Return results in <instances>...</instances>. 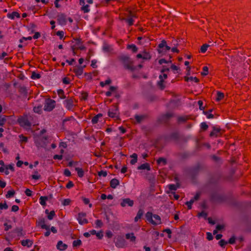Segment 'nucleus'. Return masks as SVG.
<instances>
[{
	"mask_svg": "<svg viewBox=\"0 0 251 251\" xmlns=\"http://www.w3.org/2000/svg\"><path fill=\"white\" fill-rule=\"evenodd\" d=\"M159 63L160 65L165 64L162 66V69L161 70V74L159 75V81L158 82V85L159 88L161 89H163L165 88L164 80L167 77L169 69L171 68L173 71H176L178 70V68L172 63V60L170 58L168 60L161 59L159 60Z\"/></svg>",
	"mask_w": 251,
	"mask_h": 251,
	"instance_id": "nucleus-1",
	"label": "nucleus"
},
{
	"mask_svg": "<svg viewBox=\"0 0 251 251\" xmlns=\"http://www.w3.org/2000/svg\"><path fill=\"white\" fill-rule=\"evenodd\" d=\"M146 218L149 222L154 225H159L161 223L159 216L155 214L153 215L152 213L150 212L146 213Z\"/></svg>",
	"mask_w": 251,
	"mask_h": 251,
	"instance_id": "nucleus-2",
	"label": "nucleus"
},
{
	"mask_svg": "<svg viewBox=\"0 0 251 251\" xmlns=\"http://www.w3.org/2000/svg\"><path fill=\"white\" fill-rule=\"evenodd\" d=\"M123 63L126 69L130 71H133L135 69V67L132 66V61L128 57L124 56L122 58Z\"/></svg>",
	"mask_w": 251,
	"mask_h": 251,
	"instance_id": "nucleus-3",
	"label": "nucleus"
},
{
	"mask_svg": "<svg viewBox=\"0 0 251 251\" xmlns=\"http://www.w3.org/2000/svg\"><path fill=\"white\" fill-rule=\"evenodd\" d=\"M55 100L51 99H48L45 102L44 110L47 111H50L55 107Z\"/></svg>",
	"mask_w": 251,
	"mask_h": 251,
	"instance_id": "nucleus-4",
	"label": "nucleus"
},
{
	"mask_svg": "<svg viewBox=\"0 0 251 251\" xmlns=\"http://www.w3.org/2000/svg\"><path fill=\"white\" fill-rule=\"evenodd\" d=\"M158 48L159 49L158 50V51L159 53L166 52L171 49V48L167 46L166 42L165 40L162 41V42L158 45Z\"/></svg>",
	"mask_w": 251,
	"mask_h": 251,
	"instance_id": "nucleus-5",
	"label": "nucleus"
},
{
	"mask_svg": "<svg viewBox=\"0 0 251 251\" xmlns=\"http://www.w3.org/2000/svg\"><path fill=\"white\" fill-rule=\"evenodd\" d=\"M86 214L83 212L78 213L77 220L80 225H84L88 223V220L86 218Z\"/></svg>",
	"mask_w": 251,
	"mask_h": 251,
	"instance_id": "nucleus-6",
	"label": "nucleus"
},
{
	"mask_svg": "<svg viewBox=\"0 0 251 251\" xmlns=\"http://www.w3.org/2000/svg\"><path fill=\"white\" fill-rule=\"evenodd\" d=\"M108 115L111 118H117L118 117L119 111L116 105H114L109 110Z\"/></svg>",
	"mask_w": 251,
	"mask_h": 251,
	"instance_id": "nucleus-7",
	"label": "nucleus"
},
{
	"mask_svg": "<svg viewBox=\"0 0 251 251\" xmlns=\"http://www.w3.org/2000/svg\"><path fill=\"white\" fill-rule=\"evenodd\" d=\"M79 4L81 5V10L84 13H88L90 11L89 5L85 4V0H79Z\"/></svg>",
	"mask_w": 251,
	"mask_h": 251,
	"instance_id": "nucleus-8",
	"label": "nucleus"
},
{
	"mask_svg": "<svg viewBox=\"0 0 251 251\" xmlns=\"http://www.w3.org/2000/svg\"><path fill=\"white\" fill-rule=\"evenodd\" d=\"M133 201L128 198L123 199L121 203V205L122 207H125L126 205L132 206L133 205Z\"/></svg>",
	"mask_w": 251,
	"mask_h": 251,
	"instance_id": "nucleus-9",
	"label": "nucleus"
},
{
	"mask_svg": "<svg viewBox=\"0 0 251 251\" xmlns=\"http://www.w3.org/2000/svg\"><path fill=\"white\" fill-rule=\"evenodd\" d=\"M64 104L65 107L68 110L72 109L74 106L73 100L71 99L65 100L64 101Z\"/></svg>",
	"mask_w": 251,
	"mask_h": 251,
	"instance_id": "nucleus-10",
	"label": "nucleus"
},
{
	"mask_svg": "<svg viewBox=\"0 0 251 251\" xmlns=\"http://www.w3.org/2000/svg\"><path fill=\"white\" fill-rule=\"evenodd\" d=\"M18 122L21 126L25 127L30 126L29 122L25 118H22L19 119Z\"/></svg>",
	"mask_w": 251,
	"mask_h": 251,
	"instance_id": "nucleus-11",
	"label": "nucleus"
},
{
	"mask_svg": "<svg viewBox=\"0 0 251 251\" xmlns=\"http://www.w3.org/2000/svg\"><path fill=\"white\" fill-rule=\"evenodd\" d=\"M137 57L138 58H143L144 59H150L151 57L150 53L147 52H143L142 53H139L137 55Z\"/></svg>",
	"mask_w": 251,
	"mask_h": 251,
	"instance_id": "nucleus-12",
	"label": "nucleus"
},
{
	"mask_svg": "<svg viewBox=\"0 0 251 251\" xmlns=\"http://www.w3.org/2000/svg\"><path fill=\"white\" fill-rule=\"evenodd\" d=\"M7 17L10 19L14 20L15 18H19L20 17V15L18 12L14 11L12 13H8Z\"/></svg>",
	"mask_w": 251,
	"mask_h": 251,
	"instance_id": "nucleus-13",
	"label": "nucleus"
},
{
	"mask_svg": "<svg viewBox=\"0 0 251 251\" xmlns=\"http://www.w3.org/2000/svg\"><path fill=\"white\" fill-rule=\"evenodd\" d=\"M67 247L68 246L66 244L63 243L61 241H58L56 245L57 249L60 251L65 250Z\"/></svg>",
	"mask_w": 251,
	"mask_h": 251,
	"instance_id": "nucleus-14",
	"label": "nucleus"
},
{
	"mask_svg": "<svg viewBox=\"0 0 251 251\" xmlns=\"http://www.w3.org/2000/svg\"><path fill=\"white\" fill-rule=\"evenodd\" d=\"M86 67V65H84L81 67H77V68L74 69V72L77 75H81L83 73V69Z\"/></svg>",
	"mask_w": 251,
	"mask_h": 251,
	"instance_id": "nucleus-15",
	"label": "nucleus"
},
{
	"mask_svg": "<svg viewBox=\"0 0 251 251\" xmlns=\"http://www.w3.org/2000/svg\"><path fill=\"white\" fill-rule=\"evenodd\" d=\"M21 244L23 246H26L29 248L32 246L33 242L30 240L26 239L22 241Z\"/></svg>",
	"mask_w": 251,
	"mask_h": 251,
	"instance_id": "nucleus-16",
	"label": "nucleus"
},
{
	"mask_svg": "<svg viewBox=\"0 0 251 251\" xmlns=\"http://www.w3.org/2000/svg\"><path fill=\"white\" fill-rule=\"evenodd\" d=\"M119 184V181L116 178H113L110 181V186L113 188H115Z\"/></svg>",
	"mask_w": 251,
	"mask_h": 251,
	"instance_id": "nucleus-17",
	"label": "nucleus"
},
{
	"mask_svg": "<svg viewBox=\"0 0 251 251\" xmlns=\"http://www.w3.org/2000/svg\"><path fill=\"white\" fill-rule=\"evenodd\" d=\"M5 174L6 175H8L9 174V172L8 170H10L12 172H13L14 171V169L13 164H9L8 165H6L5 166Z\"/></svg>",
	"mask_w": 251,
	"mask_h": 251,
	"instance_id": "nucleus-18",
	"label": "nucleus"
},
{
	"mask_svg": "<svg viewBox=\"0 0 251 251\" xmlns=\"http://www.w3.org/2000/svg\"><path fill=\"white\" fill-rule=\"evenodd\" d=\"M75 170L76 171L77 176L79 177H82L84 176V171L82 168L76 167L75 168Z\"/></svg>",
	"mask_w": 251,
	"mask_h": 251,
	"instance_id": "nucleus-19",
	"label": "nucleus"
},
{
	"mask_svg": "<svg viewBox=\"0 0 251 251\" xmlns=\"http://www.w3.org/2000/svg\"><path fill=\"white\" fill-rule=\"evenodd\" d=\"M48 200L47 197L46 196H41L39 198V202L41 205L43 206H45L46 205V201Z\"/></svg>",
	"mask_w": 251,
	"mask_h": 251,
	"instance_id": "nucleus-20",
	"label": "nucleus"
},
{
	"mask_svg": "<svg viewBox=\"0 0 251 251\" xmlns=\"http://www.w3.org/2000/svg\"><path fill=\"white\" fill-rule=\"evenodd\" d=\"M45 212L48 214V218L50 220H52L55 215L54 211H51L49 212L48 210H46Z\"/></svg>",
	"mask_w": 251,
	"mask_h": 251,
	"instance_id": "nucleus-21",
	"label": "nucleus"
},
{
	"mask_svg": "<svg viewBox=\"0 0 251 251\" xmlns=\"http://www.w3.org/2000/svg\"><path fill=\"white\" fill-rule=\"evenodd\" d=\"M130 157L132 158V159L130 161V164L132 165L135 164L137 161V154L136 153H133Z\"/></svg>",
	"mask_w": 251,
	"mask_h": 251,
	"instance_id": "nucleus-22",
	"label": "nucleus"
},
{
	"mask_svg": "<svg viewBox=\"0 0 251 251\" xmlns=\"http://www.w3.org/2000/svg\"><path fill=\"white\" fill-rule=\"evenodd\" d=\"M138 169L139 170H150V165L148 163H144V164H143L142 165H141L140 166H139L138 167Z\"/></svg>",
	"mask_w": 251,
	"mask_h": 251,
	"instance_id": "nucleus-23",
	"label": "nucleus"
},
{
	"mask_svg": "<svg viewBox=\"0 0 251 251\" xmlns=\"http://www.w3.org/2000/svg\"><path fill=\"white\" fill-rule=\"evenodd\" d=\"M143 215V211L142 209H140L137 214L136 216L134 218L135 222H137L140 219H141V217Z\"/></svg>",
	"mask_w": 251,
	"mask_h": 251,
	"instance_id": "nucleus-24",
	"label": "nucleus"
},
{
	"mask_svg": "<svg viewBox=\"0 0 251 251\" xmlns=\"http://www.w3.org/2000/svg\"><path fill=\"white\" fill-rule=\"evenodd\" d=\"M126 238L127 239H130L131 241H134L135 240L136 237L134 235L133 233H127L126 235Z\"/></svg>",
	"mask_w": 251,
	"mask_h": 251,
	"instance_id": "nucleus-25",
	"label": "nucleus"
},
{
	"mask_svg": "<svg viewBox=\"0 0 251 251\" xmlns=\"http://www.w3.org/2000/svg\"><path fill=\"white\" fill-rule=\"evenodd\" d=\"M101 116H102V115L100 114H99L97 115L96 116H94L92 119V123L93 124L97 123L99 121V118L101 117Z\"/></svg>",
	"mask_w": 251,
	"mask_h": 251,
	"instance_id": "nucleus-26",
	"label": "nucleus"
},
{
	"mask_svg": "<svg viewBox=\"0 0 251 251\" xmlns=\"http://www.w3.org/2000/svg\"><path fill=\"white\" fill-rule=\"evenodd\" d=\"M127 48L128 49L131 50L133 52H136L137 51V48L135 45L131 44V45H128L127 47Z\"/></svg>",
	"mask_w": 251,
	"mask_h": 251,
	"instance_id": "nucleus-27",
	"label": "nucleus"
},
{
	"mask_svg": "<svg viewBox=\"0 0 251 251\" xmlns=\"http://www.w3.org/2000/svg\"><path fill=\"white\" fill-rule=\"evenodd\" d=\"M224 97V93L218 92L217 93V97H216V100L217 101H220L222 100Z\"/></svg>",
	"mask_w": 251,
	"mask_h": 251,
	"instance_id": "nucleus-28",
	"label": "nucleus"
},
{
	"mask_svg": "<svg viewBox=\"0 0 251 251\" xmlns=\"http://www.w3.org/2000/svg\"><path fill=\"white\" fill-rule=\"evenodd\" d=\"M42 110V107L41 105H38L37 106H35L33 108V111L34 112L40 114Z\"/></svg>",
	"mask_w": 251,
	"mask_h": 251,
	"instance_id": "nucleus-29",
	"label": "nucleus"
},
{
	"mask_svg": "<svg viewBox=\"0 0 251 251\" xmlns=\"http://www.w3.org/2000/svg\"><path fill=\"white\" fill-rule=\"evenodd\" d=\"M208 74V68L207 66H204L202 68V71L201 72V75L203 76H205Z\"/></svg>",
	"mask_w": 251,
	"mask_h": 251,
	"instance_id": "nucleus-30",
	"label": "nucleus"
},
{
	"mask_svg": "<svg viewBox=\"0 0 251 251\" xmlns=\"http://www.w3.org/2000/svg\"><path fill=\"white\" fill-rule=\"evenodd\" d=\"M220 132V129L219 128L213 129V130L210 133V136H218V134Z\"/></svg>",
	"mask_w": 251,
	"mask_h": 251,
	"instance_id": "nucleus-31",
	"label": "nucleus"
},
{
	"mask_svg": "<svg viewBox=\"0 0 251 251\" xmlns=\"http://www.w3.org/2000/svg\"><path fill=\"white\" fill-rule=\"evenodd\" d=\"M71 200L69 199H64L62 201V204L64 206H67L70 204Z\"/></svg>",
	"mask_w": 251,
	"mask_h": 251,
	"instance_id": "nucleus-32",
	"label": "nucleus"
},
{
	"mask_svg": "<svg viewBox=\"0 0 251 251\" xmlns=\"http://www.w3.org/2000/svg\"><path fill=\"white\" fill-rule=\"evenodd\" d=\"M58 21L60 24H64L66 22L65 17L62 15L58 17Z\"/></svg>",
	"mask_w": 251,
	"mask_h": 251,
	"instance_id": "nucleus-33",
	"label": "nucleus"
},
{
	"mask_svg": "<svg viewBox=\"0 0 251 251\" xmlns=\"http://www.w3.org/2000/svg\"><path fill=\"white\" fill-rule=\"evenodd\" d=\"M208 47L209 45L207 44L203 45L201 48V52L202 53H204L206 52Z\"/></svg>",
	"mask_w": 251,
	"mask_h": 251,
	"instance_id": "nucleus-34",
	"label": "nucleus"
},
{
	"mask_svg": "<svg viewBox=\"0 0 251 251\" xmlns=\"http://www.w3.org/2000/svg\"><path fill=\"white\" fill-rule=\"evenodd\" d=\"M103 224L101 220H97L95 222V225L96 228H100L102 226Z\"/></svg>",
	"mask_w": 251,
	"mask_h": 251,
	"instance_id": "nucleus-35",
	"label": "nucleus"
},
{
	"mask_svg": "<svg viewBox=\"0 0 251 251\" xmlns=\"http://www.w3.org/2000/svg\"><path fill=\"white\" fill-rule=\"evenodd\" d=\"M15 194V191L14 190H10L7 192V194L6 195V198H10L12 197Z\"/></svg>",
	"mask_w": 251,
	"mask_h": 251,
	"instance_id": "nucleus-36",
	"label": "nucleus"
},
{
	"mask_svg": "<svg viewBox=\"0 0 251 251\" xmlns=\"http://www.w3.org/2000/svg\"><path fill=\"white\" fill-rule=\"evenodd\" d=\"M67 147V145L65 143L62 142L59 145V148H61L60 152L61 153H63L64 152L63 149H65Z\"/></svg>",
	"mask_w": 251,
	"mask_h": 251,
	"instance_id": "nucleus-37",
	"label": "nucleus"
},
{
	"mask_svg": "<svg viewBox=\"0 0 251 251\" xmlns=\"http://www.w3.org/2000/svg\"><path fill=\"white\" fill-rule=\"evenodd\" d=\"M116 246L119 248H123L124 246V241L121 240L116 243Z\"/></svg>",
	"mask_w": 251,
	"mask_h": 251,
	"instance_id": "nucleus-38",
	"label": "nucleus"
},
{
	"mask_svg": "<svg viewBox=\"0 0 251 251\" xmlns=\"http://www.w3.org/2000/svg\"><path fill=\"white\" fill-rule=\"evenodd\" d=\"M81 241L80 240H76L74 241L73 245L74 247H77L81 245Z\"/></svg>",
	"mask_w": 251,
	"mask_h": 251,
	"instance_id": "nucleus-39",
	"label": "nucleus"
},
{
	"mask_svg": "<svg viewBox=\"0 0 251 251\" xmlns=\"http://www.w3.org/2000/svg\"><path fill=\"white\" fill-rule=\"evenodd\" d=\"M110 82H111V80L109 79H108L105 80L104 81L100 82V84L102 87H104L106 85H108V84H110Z\"/></svg>",
	"mask_w": 251,
	"mask_h": 251,
	"instance_id": "nucleus-40",
	"label": "nucleus"
},
{
	"mask_svg": "<svg viewBox=\"0 0 251 251\" xmlns=\"http://www.w3.org/2000/svg\"><path fill=\"white\" fill-rule=\"evenodd\" d=\"M224 228V226L221 225H217L216 226V229L213 231V234H216L218 230H220Z\"/></svg>",
	"mask_w": 251,
	"mask_h": 251,
	"instance_id": "nucleus-41",
	"label": "nucleus"
},
{
	"mask_svg": "<svg viewBox=\"0 0 251 251\" xmlns=\"http://www.w3.org/2000/svg\"><path fill=\"white\" fill-rule=\"evenodd\" d=\"M8 208V205L5 202L0 203V209H7Z\"/></svg>",
	"mask_w": 251,
	"mask_h": 251,
	"instance_id": "nucleus-42",
	"label": "nucleus"
},
{
	"mask_svg": "<svg viewBox=\"0 0 251 251\" xmlns=\"http://www.w3.org/2000/svg\"><path fill=\"white\" fill-rule=\"evenodd\" d=\"M168 187L169 189V190L172 191V190H176L177 188V186L175 184H170L168 185Z\"/></svg>",
	"mask_w": 251,
	"mask_h": 251,
	"instance_id": "nucleus-43",
	"label": "nucleus"
},
{
	"mask_svg": "<svg viewBox=\"0 0 251 251\" xmlns=\"http://www.w3.org/2000/svg\"><path fill=\"white\" fill-rule=\"evenodd\" d=\"M96 235L99 239H102L103 236V232L101 230L97 232Z\"/></svg>",
	"mask_w": 251,
	"mask_h": 251,
	"instance_id": "nucleus-44",
	"label": "nucleus"
},
{
	"mask_svg": "<svg viewBox=\"0 0 251 251\" xmlns=\"http://www.w3.org/2000/svg\"><path fill=\"white\" fill-rule=\"evenodd\" d=\"M31 177L33 179L37 180L40 178V175H39L38 173L36 172L35 174L32 175Z\"/></svg>",
	"mask_w": 251,
	"mask_h": 251,
	"instance_id": "nucleus-45",
	"label": "nucleus"
},
{
	"mask_svg": "<svg viewBox=\"0 0 251 251\" xmlns=\"http://www.w3.org/2000/svg\"><path fill=\"white\" fill-rule=\"evenodd\" d=\"M193 202H194L193 200H191L190 201H187L186 202V204L187 205L188 209H191L192 205L193 203Z\"/></svg>",
	"mask_w": 251,
	"mask_h": 251,
	"instance_id": "nucleus-46",
	"label": "nucleus"
},
{
	"mask_svg": "<svg viewBox=\"0 0 251 251\" xmlns=\"http://www.w3.org/2000/svg\"><path fill=\"white\" fill-rule=\"evenodd\" d=\"M126 21L129 25H132L133 24V20L132 17H130L126 19Z\"/></svg>",
	"mask_w": 251,
	"mask_h": 251,
	"instance_id": "nucleus-47",
	"label": "nucleus"
},
{
	"mask_svg": "<svg viewBox=\"0 0 251 251\" xmlns=\"http://www.w3.org/2000/svg\"><path fill=\"white\" fill-rule=\"evenodd\" d=\"M107 174L105 171H101L98 172V175L100 176H102L103 177H105L107 176Z\"/></svg>",
	"mask_w": 251,
	"mask_h": 251,
	"instance_id": "nucleus-48",
	"label": "nucleus"
},
{
	"mask_svg": "<svg viewBox=\"0 0 251 251\" xmlns=\"http://www.w3.org/2000/svg\"><path fill=\"white\" fill-rule=\"evenodd\" d=\"M187 80L188 81H189V80L193 81L196 83L198 82L199 81V79L198 78H197L196 77H192V76L188 78Z\"/></svg>",
	"mask_w": 251,
	"mask_h": 251,
	"instance_id": "nucleus-49",
	"label": "nucleus"
},
{
	"mask_svg": "<svg viewBox=\"0 0 251 251\" xmlns=\"http://www.w3.org/2000/svg\"><path fill=\"white\" fill-rule=\"evenodd\" d=\"M25 192V195L28 197H30L32 195V192L29 189H26Z\"/></svg>",
	"mask_w": 251,
	"mask_h": 251,
	"instance_id": "nucleus-50",
	"label": "nucleus"
},
{
	"mask_svg": "<svg viewBox=\"0 0 251 251\" xmlns=\"http://www.w3.org/2000/svg\"><path fill=\"white\" fill-rule=\"evenodd\" d=\"M201 127L203 130H206L208 128V126L206 123L203 122L201 124Z\"/></svg>",
	"mask_w": 251,
	"mask_h": 251,
	"instance_id": "nucleus-51",
	"label": "nucleus"
},
{
	"mask_svg": "<svg viewBox=\"0 0 251 251\" xmlns=\"http://www.w3.org/2000/svg\"><path fill=\"white\" fill-rule=\"evenodd\" d=\"M157 163L158 164H165L166 163V160L164 158H160L157 160Z\"/></svg>",
	"mask_w": 251,
	"mask_h": 251,
	"instance_id": "nucleus-52",
	"label": "nucleus"
},
{
	"mask_svg": "<svg viewBox=\"0 0 251 251\" xmlns=\"http://www.w3.org/2000/svg\"><path fill=\"white\" fill-rule=\"evenodd\" d=\"M4 230L5 231L8 230L9 229L11 228V227H12L11 226L7 223H5L4 224Z\"/></svg>",
	"mask_w": 251,
	"mask_h": 251,
	"instance_id": "nucleus-53",
	"label": "nucleus"
},
{
	"mask_svg": "<svg viewBox=\"0 0 251 251\" xmlns=\"http://www.w3.org/2000/svg\"><path fill=\"white\" fill-rule=\"evenodd\" d=\"M56 35L60 37V38L61 39L63 37L64 35V33L63 31H58L56 32Z\"/></svg>",
	"mask_w": 251,
	"mask_h": 251,
	"instance_id": "nucleus-54",
	"label": "nucleus"
},
{
	"mask_svg": "<svg viewBox=\"0 0 251 251\" xmlns=\"http://www.w3.org/2000/svg\"><path fill=\"white\" fill-rule=\"evenodd\" d=\"M219 244L220 246L224 247L227 244V242L224 240H221L219 241Z\"/></svg>",
	"mask_w": 251,
	"mask_h": 251,
	"instance_id": "nucleus-55",
	"label": "nucleus"
},
{
	"mask_svg": "<svg viewBox=\"0 0 251 251\" xmlns=\"http://www.w3.org/2000/svg\"><path fill=\"white\" fill-rule=\"evenodd\" d=\"M19 210V207L17 205H14L12 206L11 211L13 212H17Z\"/></svg>",
	"mask_w": 251,
	"mask_h": 251,
	"instance_id": "nucleus-56",
	"label": "nucleus"
},
{
	"mask_svg": "<svg viewBox=\"0 0 251 251\" xmlns=\"http://www.w3.org/2000/svg\"><path fill=\"white\" fill-rule=\"evenodd\" d=\"M73 186H74V183L72 181H71L68 182V183L66 185V187L68 189H70L72 187H73Z\"/></svg>",
	"mask_w": 251,
	"mask_h": 251,
	"instance_id": "nucleus-57",
	"label": "nucleus"
},
{
	"mask_svg": "<svg viewBox=\"0 0 251 251\" xmlns=\"http://www.w3.org/2000/svg\"><path fill=\"white\" fill-rule=\"evenodd\" d=\"M64 174L66 176H69L71 175L70 171L68 169H65L64 170Z\"/></svg>",
	"mask_w": 251,
	"mask_h": 251,
	"instance_id": "nucleus-58",
	"label": "nucleus"
},
{
	"mask_svg": "<svg viewBox=\"0 0 251 251\" xmlns=\"http://www.w3.org/2000/svg\"><path fill=\"white\" fill-rule=\"evenodd\" d=\"M198 216H199V217H204L205 218L207 216V214L204 212H201L198 214Z\"/></svg>",
	"mask_w": 251,
	"mask_h": 251,
	"instance_id": "nucleus-59",
	"label": "nucleus"
},
{
	"mask_svg": "<svg viewBox=\"0 0 251 251\" xmlns=\"http://www.w3.org/2000/svg\"><path fill=\"white\" fill-rule=\"evenodd\" d=\"M6 183L3 180H0V187L3 188L6 186Z\"/></svg>",
	"mask_w": 251,
	"mask_h": 251,
	"instance_id": "nucleus-60",
	"label": "nucleus"
},
{
	"mask_svg": "<svg viewBox=\"0 0 251 251\" xmlns=\"http://www.w3.org/2000/svg\"><path fill=\"white\" fill-rule=\"evenodd\" d=\"M53 159L61 160L62 159V154H60V155L56 154V155H54Z\"/></svg>",
	"mask_w": 251,
	"mask_h": 251,
	"instance_id": "nucleus-61",
	"label": "nucleus"
},
{
	"mask_svg": "<svg viewBox=\"0 0 251 251\" xmlns=\"http://www.w3.org/2000/svg\"><path fill=\"white\" fill-rule=\"evenodd\" d=\"M40 37V33L38 32H35V34H34V35L33 36V38L34 39H37L39 38Z\"/></svg>",
	"mask_w": 251,
	"mask_h": 251,
	"instance_id": "nucleus-62",
	"label": "nucleus"
},
{
	"mask_svg": "<svg viewBox=\"0 0 251 251\" xmlns=\"http://www.w3.org/2000/svg\"><path fill=\"white\" fill-rule=\"evenodd\" d=\"M112 235H113V234L111 231L108 230V231H106V237L110 238L112 237Z\"/></svg>",
	"mask_w": 251,
	"mask_h": 251,
	"instance_id": "nucleus-63",
	"label": "nucleus"
},
{
	"mask_svg": "<svg viewBox=\"0 0 251 251\" xmlns=\"http://www.w3.org/2000/svg\"><path fill=\"white\" fill-rule=\"evenodd\" d=\"M207 239L208 240H211L213 239V236L212 234L210 232H207Z\"/></svg>",
	"mask_w": 251,
	"mask_h": 251,
	"instance_id": "nucleus-64",
	"label": "nucleus"
}]
</instances>
